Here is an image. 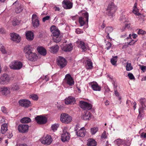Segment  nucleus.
<instances>
[{
	"label": "nucleus",
	"instance_id": "obj_1",
	"mask_svg": "<svg viewBox=\"0 0 146 146\" xmlns=\"http://www.w3.org/2000/svg\"><path fill=\"white\" fill-rule=\"evenodd\" d=\"M88 14L87 12L82 14V16L79 18V21L80 26H82L86 23L88 24Z\"/></svg>",
	"mask_w": 146,
	"mask_h": 146
},
{
	"label": "nucleus",
	"instance_id": "obj_2",
	"mask_svg": "<svg viewBox=\"0 0 146 146\" xmlns=\"http://www.w3.org/2000/svg\"><path fill=\"white\" fill-rule=\"evenodd\" d=\"M60 120L63 123L68 124L71 122L72 118V117L68 115L63 113L61 115Z\"/></svg>",
	"mask_w": 146,
	"mask_h": 146
},
{
	"label": "nucleus",
	"instance_id": "obj_3",
	"mask_svg": "<svg viewBox=\"0 0 146 146\" xmlns=\"http://www.w3.org/2000/svg\"><path fill=\"white\" fill-rule=\"evenodd\" d=\"M10 78L7 74H3L0 77V84L2 85L7 84L9 82Z\"/></svg>",
	"mask_w": 146,
	"mask_h": 146
},
{
	"label": "nucleus",
	"instance_id": "obj_4",
	"mask_svg": "<svg viewBox=\"0 0 146 146\" xmlns=\"http://www.w3.org/2000/svg\"><path fill=\"white\" fill-rule=\"evenodd\" d=\"M117 9L116 6L113 3L110 4L107 9V13L109 16H112Z\"/></svg>",
	"mask_w": 146,
	"mask_h": 146
},
{
	"label": "nucleus",
	"instance_id": "obj_5",
	"mask_svg": "<svg viewBox=\"0 0 146 146\" xmlns=\"http://www.w3.org/2000/svg\"><path fill=\"white\" fill-rule=\"evenodd\" d=\"M22 64L21 62L14 61L10 64L9 67L11 69L18 70L22 67Z\"/></svg>",
	"mask_w": 146,
	"mask_h": 146
},
{
	"label": "nucleus",
	"instance_id": "obj_6",
	"mask_svg": "<svg viewBox=\"0 0 146 146\" xmlns=\"http://www.w3.org/2000/svg\"><path fill=\"white\" fill-rule=\"evenodd\" d=\"M141 104L140 107L139 109V115L138 116V118H140L141 116V113H142L146 107V100L144 98H141L139 100Z\"/></svg>",
	"mask_w": 146,
	"mask_h": 146
},
{
	"label": "nucleus",
	"instance_id": "obj_7",
	"mask_svg": "<svg viewBox=\"0 0 146 146\" xmlns=\"http://www.w3.org/2000/svg\"><path fill=\"white\" fill-rule=\"evenodd\" d=\"M58 65L61 68H62L65 66L67 64L66 60L62 56H59L57 59Z\"/></svg>",
	"mask_w": 146,
	"mask_h": 146
},
{
	"label": "nucleus",
	"instance_id": "obj_8",
	"mask_svg": "<svg viewBox=\"0 0 146 146\" xmlns=\"http://www.w3.org/2000/svg\"><path fill=\"white\" fill-rule=\"evenodd\" d=\"M40 141L42 143L48 145L51 144L52 141V139L51 136L47 135L45 137L41 138L40 139Z\"/></svg>",
	"mask_w": 146,
	"mask_h": 146
},
{
	"label": "nucleus",
	"instance_id": "obj_9",
	"mask_svg": "<svg viewBox=\"0 0 146 146\" xmlns=\"http://www.w3.org/2000/svg\"><path fill=\"white\" fill-rule=\"evenodd\" d=\"M63 8L66 9H70L72 8L73 3L68 0H64L62 2Z\"/></svg>",
	"mask_w": 146,
	"mask_h": 146
},
{
	"label": "nucleus",
	"instance_id": "obj_10",
	"mask_svg": "<svg viewBox=\"0 0 146 146\" xmlns=\"http://www.w3.org/2000/svg\"><path fill=\"white\" fill-rule=\"evenodd\" d=\"M80 107L84 110H91L92 108V105L90 104L81 101L80 102Z\"/></svg>",
	"mask_w": 146,
	"mask_h": 146
},
{
	"label": "nucleus",
	"instance_id": "obj_11",
	"mask_svg": "<svg viewBox=\"0 0 146 146\" xmlns=\"http://www.w3.org/2000/svg\"><path fill=\"white\" fill-rule=\"evenodd\" d=\"M64 81L66 83L70 86H72L74 84V81L72 78L69 74L65 75Z\"/></svg>",
	"mask_w": 146,
	"mask_h": 146
},
{
	"label": "nucleus",
	"instance_id": "obj_12",
	"mask_svg": "<svg viewBox=\"0 0 146 146\" xmlns=\"http://www.w3.org/2000/svg\"><path fill=\"white\" fill-rule=\"evenodd\" d=\"M32 23L35 28H36L40 25L38 17L35 14H33L32 17Z\"/></svg>",
	"mask_w": 146,
	"mask_h": 146
},
{
	"label": "nucleus",
	"instance_id": "obj_13",
	"mask_svg": "<svg viewBox=\"0 0 146 146\" xmlns=\"http://www.w3.org/2000/svg\"><path fill=\"white\" fill-rule=\"evenodd\" d=\"M35 119L37 123L40 124H45L47 121L46 117L41 116H37L35 118Z\"/></svg>",
	"mask_w": 146,
	"mask_h": 146
},
{
	"label": "nucleus",
	"instance_id": "obj_14",
	"mask_svg": "<svg viewBox=\"0 0 146 146\" xmlns=\"http://www.w3.org/2000/svg\"><path fill=\"white\" fill-rule=\"evenodd\" d=\"M19 105L21 106L27 108L31 106V102L27 100H21L19 101Z\"/></svg>",
	"mask_w": 146,
	"mask_h": 146
},
{
	"label": "nucleus",
	"instance_id": "obj_15",
	"mask_svg": "<svg viewBox=\"0 0 146 146\" xmlns=\"http://www.w3.org/2000/svg\"><path fill=\"white\" fill-rule=\"evenodd\" d=\"M13 5L15 6H18L15 9V12L17 13H20L24 9L23 5L20 4L18 1H16L14 3Z\"/></svg>",
	"mask_w": 146,
	"mask_h": 146
},
{
	"label": "nucleus",
	"instance_id": "obj_16",
	"mask_svg": "<svg viewBox=\"0 0 146 146\" xmlns=\"http://www.w3.org/2000/svg\"><path fill=\"white\" fill-rule=\"evenodd\" d=\"M66 41L64 42L61 48L62 50L64 51L68 52L71 51L72 49V46L71 44H66Z\"/></svg>",
	"mask_w": 146,
	"mask_h": 146
},
{
	"label": "nucleus",
	"instance_id": "obj_17",
	"mask_svg": "<svg viewBox=\"0 0 146 146\" xmlns=\"http://www.w3.org/2000/svg\"><path fill=\"white\" fill-rule=\"evenodd\" d=\"M29 127L27 125L21 124L18 126V130L20 132L24 133L27 131Z\"/></svg>",
	"mask_w": 146,
	"mask_h": 146
},
{
	"label": "nucleus",
	"instance_id": "obj_18",
	"mask_svg": "<svg viewBox=\"0 0 146 146\" xmlns=\"http://www.w3.org/2000/svg\"><path fill=\"white\" fill-rule=\"evenodd\" d=\"M50 30L53 34V36H59L60 31L55 26H52L50 28Z\"/></svg>",
	"mask_w": 146,
	"mask_h": 146
},
{
	"label": "nucleus",
	"instance_id": "obj_19",
	"mask_svg": "<svg viewBox=\"0 0 146 146\" xmlns=\"http://www.w3.org/2000/svg\"><path fill=\"white\" fill-rule=\"evenodd\" d=\"M65 103L66 104H72L75 103L76 100L74 98L70 96L65 99Z\"/></svg>",
	"mask_w": 146,
	"mask_h": 146
},
{
	"label": "nucleus",
	"instance_id": "obj_20",
	"mask_svg": "<svg viewBox=\"0 0 146 146\" xmlns=\"http://www.w3.org/2000/svg\"><path fill=\"white\" fill-rule=\"evenodd\" d=\"M92 88L94 91H100L101 89V87L98 85L97 82H92L89 83Z\"/></svg>",
	"mask_w": 146,
	"mask_h": 146
},
{
	"label": "nucleus",
	"instance_id": "obj_21",
	"mask_svg": "<svg viewBox=\"0 0 146 146\" xmlns=\"http://www.w3.org/2000/svg\"><path fill=\"white\" fill-rule=\"evenodd\" d=\"M11 39L16 42H18L20 41L21 38L18 34L13 33L11 35Z\"/></svg>",
	"mask_w": 146,
	"mask_h": 146
},
{
	"label": "nucleus",
	"instance_id": "obj_22",
	"mask_svg": "<svg viewBox=\"0 0 146 146\" xmlns=\"http://www.w3.org/2000/svg\"><path fill=\"white\" fill-rule=\"evenodd\" d=\"M70 138L69 134L67 132L63 131L61 136V140L63 142L68 141Z\"/></svg>",
	"mask_w": 146,
	"mask_h": 146
},
{
	"label": "nucleus",
	"instance_id": "obj_23",
	"mask_svg": "<svg viewBox=\"0 0 146 146\" xmlns=\"http://www.w3.org/2000/svg\"><path fill=\"white\" fill-rule=\"evenodd\" d=\"M26 56L28 60L31 61H35L37 58L36 53L32 52L28 55H26Z\"/></svg>",
	"mask_w": 146,
	"mask_h": 146
},
{
	"label": "nucleus",
	"instance_id": "obj_24",
	"mask_svg": "<svg viewBox=\"0 0 146 146\" xmlns=\"http://www.w3.org/2000/svg\"><path fill=\"white\" fill-rule=\"evenodd\" d=\"M77 136L78 137H83L85 134V130L84 127L81 128L80 130L76 132Z\"/></svg>",
	"mask_w": 146,
	"mask_h": 146
},
{
	"label": "nucleus",
	"instance_id": "obj_25",
	"mask_svg": "<svg viewBox=\"0 0 146 146\" xmlns=\"http://www.w3.org/2000/svg\"><path fill=\"white\" fill-rule=\"evenodd\" d=\"M81 118L84 120H89L91 118V114L89 111H86L85 114L82 115Z\"/></svg>",
	"mask_w": 146,
	"mask_h": 146
},
{
	"label": "nucleus",
	"instance_id": "obj_26",
	"mask_svg": "<svg viewBox=\"0 0 146 146\" xmlns=\"http://www.w3.org/2000/svg\"><path fill=\"white\" fill-rule=\"evenodd\" d=\"M33 33L31 31H27L26 34V38L29 40H31L34 38Z\"/></svg>",
	"mask_w": 146,
	"mask_h": 146
},
{
	"label": "nucleus",
	"instance_id": "obj_27",
	"mask_svg": "<svg viewBox=\"0 0 146 146\" xmlns=\"http://www.w3.org/2000/svg\"><path fill=\"white\" fill-rule=\"evenodd\" d=\"M37 50L38 52L42 55L45 56L46 54V50L42 47H38L37 48Z\"/></svg>",
	"mask_w": 146,
	"mask_h": 146
},
{
	"label": "nucleus",
	"instance_id": "obj_28",
	"mask_svg": "<svg viewBox=\"0 0 146 146\" xmlns=\"http://www.w3.org/2000/svg\"><path fill=\"white\" fill-rule=\"evenodd\" d=\"M32 47L30 45H27L24 48V52L26 54V55H28L32 52L31 49Z\"/></svg>",
	"mask_w": 146,
	"mask_h": 146
},
{
	"label": "nucleus",
	"instance_id": "obj_29",
	"mask_svg": "<svg viewBox=\"0 0 146 146\" xmlns=\"http://www.w3.org/2000/svg\"><path fill=\"white\" fill-rule=\"evenodd\" d=\"M11 88L13 91H17L20 89V87L17 83H15L11 85Z\"/></svg>",
	"mask_w": 146,
	"mask_h": 146
},
{
	"label": "nucleus",
	"instance_id": "obj_30",
	"mask_svg": "<svg viewBox=\"0 0 146 146\" xmlns=\"http://www.w3.org/2000/svg\"><path fill=\"white\" fill-rule=\"evenodd\" d=\"M76 43L79 44V45L78 46H79L80 47V48L83 50L85 51L86 50V45L84 42L82 41H78L76 42Z\"/></svg>",
	"mask_w": 146,
	"mask_h": 146
},
{
	"label": "nucleus",
	"instance_id": "obj_31",
	"mask_svg": "<svg viewBox=\"0 0 146 146\" xmlns=\"http://www.w3.org/2000/svg\"><path fill=\"white\" fill-rule=\"evenodd\" d=\"M50 52L54 53L57 52L59 49V47L58 45H55L50 48Z\"/></svg>",
	"mask_w": 146,
	"mask_h": 146
},
{
	"label": "nucleus",
	"instance_id": "obj_32",
	"mask_svg": "<svg viewBox=\"0 0 146 146\" xmlns=\"http://www.w3.org/2000/svg\"><path fill=\"white\" fill-rule=\"evenodd\" d=\"M1 92L3 95H7L9 93V91L7 88L5 87L1 89Z\"/></svg>",
	"mask_w": 146,
	"mask_h": 146
},
{
	"label": "nucleus",
	"instance_id": "obj_33",
	"mask_svg": "<svg viewBox=\"0 0 146 146\" xmlns=\"http://www.w3.org/2000/svg\"><path fill=\"white\" fill-rule=\"evenodd\" d=\"M7 130V124L6 123L3 124L1 127V132L2 134L4 133Z\"/></svg>",
	"mask_w": 146,
	"mask_h": 146
},
{
	"label": "nucleus",
	"instance_id": "obj_34",
	"mask_svg": "<svg viewBox=\"0 0 146 146\" xmlns=\"http://www.w3.org/2000/svg\"><path fill=\"white\" fill-rule=\"evenodd\" d=\"M31 121V119L28 117H23L21 120V122L23 123H28L30 122Z\"/></svg>",
	"mask_w": 146,
	"mask_h": 146
},
{
	"label": "nucleus",
	"instance_id": "obj_35",
	"mask_svg": "<svg viewBox=\"0 0 146 146\" xmlns=\"http://www.w3.org/2000/svg\"><path fill=\"white\" fill-rule=\"evenodd\" d=\"M87 144L88 146H96V142L94 140L90 139L88 141Z\"/></svg>",
	"mask_w": 146,
	"mask_h": 146
},
{
	"label": "nucleus",
	"instance_id": "obj_36",
	"mask_svg": "<svg viewBox=\"0 0 146 146\" xmlns=\"http://www.w3.org/2000/svg\"><path fill=\"white\" fill-rule=\"evenodd\" d=\"M62 38V37L60 36H54L53 38V40L54 42L58 43L61 40Z\"/></svg>",
	"mask_w": 146,
	"mask_h": 146
},
{
	"label": "nucleus",
	"instance_id": "obj_37",
	"mask_svg": "<svg viewBox=\"0 0 146 146\" xmlns=\"http://www.w3.org/2000/svg\"><path fill=\"white\" fill-rule=\"evenodd\" d=\"M87 64H86V66L87 69H91L92 68V63L91 61V60L88 59L86 61Z\"/></svg>",
	"mask_w": 146,
	"mask_h": 146
},
{
	"label": "nucleus",
	"instance_id": "obj_38",
	"mask_svg": "<svg viewBox=\"0 0 146 146\" xmlns=\"http://www.w3.org/2000/svg\"><path fill=\"white\" fill-rule=\"evenodd\" d=\"M126 70L127 71H129L133 69V67L131 65V63L127 62L126 66Z\"/></svg>",
	"mask_w": 146,
	"mask_h": 146
},
{
	"label": "nucleus",
	"instance_id": "obj_39",
	"mask_svg": "<svg viewBox=\"0 0 146 146\" xmlns=\"http://www.w3.org/2000/svg\"><path fill=\"white\" fill-rule=\"evenodd\" d=\"M117 56H116L113 57L111 60V64L114 66H116V63L117 60Z\"/></svg>",
	"mask_w": 146,
	"mask_h": 146
},
{
	"label": "nucleus",
	"instance_id": "obj_40",
	"mask_svg": "<svg viewBox=\"0 0 146 146\" xmlns=\"http://www.w3.org/2000/svg\"><path fill=\"white\" fill-rule=\"evenodd\" d=\"M98 127H93L90 129V132L92 135H94L98 131Z\"/></svg>",
	"mask_w": 146,
	"mask_h": 146
},
{
	"label": "nucleus",
	"instance_id": "obj_41",
	"mask_svg": "<svg viewBox=\"0 0 146 146\" xmlns=\"http://www.w3.org/2000/svg\"><path fill=\"white\" fill-rule=\"evenodd\" d=\"M29 98L34 100H37L38 98V96L35 94H32L29 96Z\"/></svg>",
	"mask_w": 146,
	"mask_h": 146
},
{
	"label": "nucleus",
	"instance_id": "obj_42",
	"mask_svg": "<svg viewBox=\"0 0 146 146\" xmlns=\"http://www.w3.org/2000/svg\"><path fill=\"white\" fill-rule=\"evenodd\" d=\"M113 31V28L112 27H107L105 29L106 32L107 33H110L111 32Z\"/></svg>",
	"mask_w": 146,
	"mask_h": 146
},
{
	"label": "nucleus",
	"instance_id": "obj_43",
	"mask_svg": "<svg viewBox=\"0 0 146 146\" xmlns=\"http://www.w3.org/2000/svg\"><path fill=\"white\" fill-rule=\"evenodd\" d=\"M58 126L59 125L58 124H54L52 125L51 129L52 130L55 131L57 130Z\"/></svg>",
	"mask_w": 146,
	"mask_h": 146
},
{
	"label": "nucleus",
	"instance_id": "obj_44",
	"mask_svg": "<svg viewBox=\"0 0 146 146\" xmlns=\"http://www.w3.org/2000/svg\"><path fill=\"white\" fill-rule=\"evenodd\" d=\"M138 12V9L137 8L133 9V12L136 15L139 16L141 15V14Z\"/></svg>",
	"mask_w": 146,
	"mask_h": 146
},
{
	"label": "nucleus",
	"instance_id": "obj_45",
	"mask_svg": "<svg viewBox=\"0 0 146 146\" xmlns=\"http://www.w3.org/2000/svg\"><path fill=\"white\" fill-rule=\"evenodd\" d=\"M127 76L130 80H135V78L132 73H129L128 74Z\"/></svg>",
	"mask_w": 146,
	"mask_h": 146
},
{
	"label": "nucleus",
	"instance_id": "obj_46",
	"mask_svg": "<svg viewBox=\"0 0 146 146\" xmlns=\"http://www.w3.org/2000/svg\"><path fill=\"white\" fill-rule=\"evenodd\" d=\"M19 22L17 19H14L12 22V24L13 26H16L19 25Z\"/></svg>",
	"mask_w": 146,
	"mask_h": 146
},
{
	"label": "nucleus",
	"instance_id": "obj_47",
	"mask_svg": "<svg viewBox=\"0 0 146 146\" xmlns=\"http://www.w3.org/2000/svg\"><path fill=\"white\" fill-rule=\"evenodd\" d=\"M116 143L118 145H121L123 143L122 140L120 139H118L115 141Z\"/></svg>",
	"mask_w": 146,
	"mask_h": 146
},
{
	"label": "nucleus",
	"instance_id": "obj_48",
	"mask_svg": "<svg viewBox=\"0 0 146 146\" xmlns=\"http://www.w3.org/2000/svg\"><path fill=\"white\" fill-rule=\"evenodd\" d=\"M50 17L49 16H47L42 18V21L43 22H45L47 20H48L50 19Z\"/></svg>",
	"mask_w": 146,
	"mask_h": 146
},
{
	"label": "nucleus",
	"instance_id": "obj_49",
	"mask_svg": "<svg viewBox=\"0 0 146 146\" xmlns=\"http://www.w3.org/2000/svg\"><path fill=\"white\" fill-rule=\"evenodd\" d=\"M131 26V24L130 23H129L128 24H125V27L124 28H123L122 29V31L123 32L124 31V30L125 28H127V29H129L130 28Z\"/></svg>",
	"mask_w": 146,
	"mask_h": 146
},
{
	"label": "nucleus",
	"instance_id": "obj_50",
	"mask_svg": "<svg viewBox=\"0 0 146 146\" xmlns=\"http://www.w3.org/2000/svg\"><path fill=\"white\" fill-rule=\"evenodd\" d=\"M76 33L79 34L83 33V31L80 29L78 28L76 29Z\"/></svg>",
	"mask_w": 146,
	"mask_h": 146
},
{
	"label": "nucleus",
	"instance_id": "obj_51",
	"mask_svg": "<svg viewBox=\"0 0 146 146\" xmlns=\"http://www.w3.org/2000/svg\"><path fill=\"white\" fill-rule=\"evenodd\" d=\"M130 41L129 42L127 43L128 45H133L136 42V41H135L134 40H132L131 41L130 40Z\"/></svg>",
	"mask_w": 146,
	"mask_h": 146
},
{
	"label": "nucleus",
	"instance_id": "obj_52",
	"mask_svg": "<svg viewBox=\"0 0 146 146\" xmlns=\"http://www.w3.org/2000/svg\"><path fill=\"white\" fill-rule=\"evenodd\" d=\"M111 46V44L110 42H108L106 45V48L107 50H109Z\"/></svg>",
	"mask_w": 146,
	"mask_h": 146
},
{
	"label": "nucleus",
	"instance_id": "obj_53",
	"mask_svg": "<svg viewBox=\"0 0 146 146\" xmlns=\"http://www.w3.org/2000/svg\"><path fill=\"white\" fill-rule=\"evenodd\" d=\"M140 68L143 72L146 70V66L141 65L140 66Z\"/></svg>",
	"mask_w": 146,
	"mask_h": 146
},
{
	"label": "nucleus",
	"instance_id": "obj_54",
	"mask_svg": "<svg viewBox=\"0 0 146 146\" xmlns=\"http://www.w3.org/2000/svg\"><path fill=\"white\" fill-rule=\"evenodd\" d=\"M106 132L104 131L102 134L101 137L102 138H106Z\"/></svg>",
	"mask_w": 146,
	"mask_h": 146
},
{
	"label": "nucleus",
	"instance_id": "obj_55",
	"mask_svg": "<svg viewBox=\"0 0 146 146\" xmlns=\"http://www.w3.org/2000/svg\"><path fill=\"white\" fill-rule=\"evenodd\" d=\"M0 49L1 51L3 53L5 54L6 53V50H5V48L3 46H1Z\"/></svg>",
	"mask_w": 146,
	"mask_h": 146
},
{
	"label": "nucleus",
	"instance_id": "obj_56",
	"mask_svg": "<svg viewBox=\"0 0 146 146\" xmlns=\"http://www.w3.org/2000/svg\"><path fill=\"white\" fill-rule=\"evenodd\" d=\"M145 32V31L141 29H140L138 31L137 33L139 35H143L144 34Z\"/></svg>",
	"mask_w": 146,
	"mask_h": 146
},
{
	"label": "nucleus",
	"instance_id": "obj_57",
	"mask_svg": "<svg viewBox=\"0 0 146 146\" xmlns=\"http://www.w3.org/2000/svg\"><path fill=\"white\" fill-rule=\"evenodd\" d=\"M1 110L4 113H7V110H6V108L5 107H2L1 108Z\"/></svg>",
	"mask_w": 146,
	"mask_h": 146
},
{
	"label": "nucleus",
	"instance_id": "obj_58",
	"mask_svg": "<svg viewBox=\"0 0 146 146\" xmlns=\"http://www.w3.org/2000/svg\"><path fill=\"white\" fill-rule=\"evenodd\" d=\"M41 78H43L44 79H45L46 81H48L49 80L48 77L47 76H45L44 77H41Z\"/></svg>",
	"mask_w": 146,
	"mask_h": 146
},
{
	"label": "nucleus",
	"instance_id": "obj_59",
	"mask_svg": "<svg viewBox=\"0 0 146 146\" xmlns=\"http://www.w3.org/2000/svg\"><path fill=\"white\" fill-rule=\"evenodd\" d=\"M141 137H143L144 138H146V133H141Z\"/></svg>",
	"mask_w": 146,
	"mask_h": 146
},
{
	"label": "nucleus",
	"instance_id": "obj_60",
	"mask_svg": "<svg viewBox=\"0 0 146 146\" xmlns=\"http://www.w3.org/2000/svg\"><path fill=\"white\" fill-rule=\"evenodd\" d=\"M115 94L116 96H119V94L118 92L115 89H114Z\"/></svg>",
	"mask_w": 146,
	"mask_h": 146
},
{
	"label": "nucleus",
	"instance_id": "obj_61",
	"mask_svg": "<svg viewBox=\"0 0 146 146\" xmlns=\"http://www.w3.org/2000/svg\"><path fill=\"white\" fill-rule=\"evenodd\" d=\"M133 38H136L137 37V34H133L131 35Z\"/></svg>",
	"mask_w": 146,
	"mask_h": 146
},
{
	"label": "nucleus",
	"instance_id": "obj_62",
	"mask_svg": "<svg viewBox=\"0 0 146 146\" xmlns=\"http://www.w3.org/2000/svg\"><path fill=\"white\" fill-rule=\"evenodd\" d=\"M105 104L107 106L109 104V102L108 100H106L105 102Z\"/></svg>",
	"mask_w": 146,
	"mask_h": 146
},
{
	"label": "nucleus",
	"instance_id": "obj_63",
	"mask_svg": "<svg viewBox=\"0 0 146 146\" xmlns=\"http://www.w3.org/2000/svg\"><path fill=\"white\" fill-rule=\"evenodd\" d=\"M54 8H55V11H60V9L59 8L57 7H55Z\"/></svg>",
	"mask_w": 146,
	"mask_h": 146
},
{
	"label": "nucleus",
	"instance_id": "obj_64",
	"mask_svg": "<svg viewBox=\"0 0 146 146\" xmlns=\"http://www.w3.org/2000/svg\"><path fill=\"white\" fill-rule=\"evenodd\" d=\"M143 47L145 48H146V42H145L143 44Z\"/></svg>",
	"mask_w": 146,
	"mask_h": 146
}]
</instances>
